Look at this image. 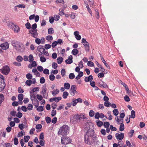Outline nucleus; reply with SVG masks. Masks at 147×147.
I'll return each mask as SVG.
<instances>
[{
  "label": "nucleus",
  "instance_id": "nucleus-1",
  "mask_svg": "<svg viewBox=\"0 0 147 147\" xmlns=\"http://www.w3.org/2000/svg\"><path fill=\"white\" fill-rule=\"evenodd\" d=\"M90 124H92L86 122L85 125V128H87V131L84 136V141L88 144H92L96 139V135L94 134V131L90 127Z\"/></svg>",
  "mask_w": 147,
  "mask_h": 147
},
{
  "label": "nucleus",
  "instance_id": "nucleus-2",
  "mask_svg": "<svg viewBox=\"0 0 147 147\" xmlns=\"http://www.w3.org/2000/svg\"><path fill=\"white\" fill-rule=\"evenodd\" d=\"M69 130V127L67 125H63L60 128L58 134L63 136H65L67 134Z\"/></svg>",
  "mask_w": 147,
  "mask_h": 147
},
{
  "label": "nucleus",
  "instance_id": "nucleus-3",
  "mask_svg": "<svg viewBox=\"0 0 147 147\" xmlns=\"http://www.w3.org/2000/svg\"><path fill=\"white\" fill-rule=\"evenodd\" d=\"M30 94V98L32 101L33 104L36 107H37L39 105V102L36 99V96L35 93H32Z\"/></svg>",
  "mask_w": 147,
  "mask_h": 147
},
{
  "label": "nucleus",
  "instance_id": "nucleus-4",
  "mask_svg": "<svg viewBox=\"0 0 147 147\" xmlns=\"http://www.w3.org/2000/svg\"><path fill=\"white\" fill-rule=\"evenodd\" d=\"M1 73L5 75L8 74L10 71L9 67L7 65L4 66L0 70Z\"/></svg>",
  "mask_w": 147,
  "mask_h": 147
},
{
  "label": "nucleus",
  "instance_id": "nucleus-5",
  "mask_svg": "<svg viewBox=\"0 0 147 147\" xmlns=\"http://www.w3.org/2000/svg\"><path fill=\"white\" fill-rule=\"evenodd\" d=\"M12 45L17 51L19 52L22 51V49L21 44L20 43L17 42L15 43H13Z\"/></svg>",
  "mask_w": 147,
  "mask_h": 147
},
{
  "label": "nucleus",
  "instance_id": "nucleus-6",
  "mask_svg": "<svg viewBox=\"0 0 147 147\" xmlns=\"http://www.w3.org/2000/svg\"><path fill=\"white\" fill-rule=\"evenodd\" d=\"M28 34L34 38H36L38 37V34L37 30H30L29 31Z\"/></svg>",
  "mask_w": 147,
  "mask_h": 147
},
{
  "label": "nucleus",
  "instance_id": "nucleus-7",
  "mask_svg": "<svg viewBox=\"0 0 147 147\" xmlns=\"http://www.w3.org/2000/svg\"><path fill=\"white\" fill-rule=\"evenodd\" d=\"M71 140L69 137H63L61 138V143L64 144H67L70 142Z\"/></svg>",
  "mask_w": 147,
  "mask_h": 147
},
{
  "label": "nucleus",
  "instance_id": "nucleus-8",
  "mask_svg": "<svg viewBox=\"0 0 147 147\" xmlns=\"http://www.w3.org/2000/svg\"><path fill=\"white\" fill-rule=\"evenodd\" d=\"M70 119L71 121L74 123H76L77 120H80V117L79 115H74L72 117H71Z\"/></svg>",
  "mask_w": 147,
  "mask_h": 147
},
{
  "label": "nucleus",
  "instance_id": "nucleus-9",
  "mask_svg": "<svg viewBox=\"0 0 147 147\" xmlns=\"http://www.w3.org/2000/svg\"><path fill=\"white\" fill-rule=\"evenodd\" d=\"M9 46V44L7 42H4L0 45V47L3 50H6L8 49Z\"/></svg>",
  "mask_w": 147,
  "mask_h": 147
},
{
  "label": "nucleus",
  "instance_id": "nucleus-10",
  "mask_svg": "<svg viewBox=\"0 0 147 147\" xmlns=\"http://www.w3.org/2000/svg\"><path fill=\"white\" fill-rule=\"evenodd\" d=\"M117 140H121L124 138V134L121 133L120 134L117 133L115 134Z\"/></svg>",
  "mask_w": 147,
  "mask_h": 147
},
{
  "label": "nucleus",
  "instance_id": "nucleus-11",
  "mask_svg": "<svg viewBox=\"0 0 147 147\" xmlns=\"http://www.w3.org/2000/svg\"><path fill=\"white\" fill-rule=\"evenodd\" d=\"M5 86V84L3 80H2L0 81V91H2Z\"/></svg>",
  "mask_w": 147,
  "mask_h": 147
},
{
  "label": "nucleus",
  "instance_id": "nucleus-12",
  "mask_svg": "<svg viewBox=\"0 0 147 147\" xmlns=\"http://www.w3.org/2000/svg\"><path fill=\"white\" fill-rule=\"evenodd\" d=\"M62 98L61 97H55V98H51L49 101L50 102H52L54 101L56 102H58L59 100H61Z\"/></svg>",
  "mask_w": 147,
  "mask_h": 147
},
{
  "label": "nucleus",
  "instance_id": "nucleus-13",
  "mask_svg": "<svg viewBox=\"0 0 147 147\" xmlns=\"http://www.w3.org/2000/svg\"><path fill=\"white\" fill-rule=\"evenodd\" d=\"M79 32L78 31H75L74 32V35L75 38L77 40H80L81 38V36L79 34Z\"/></svg>",
  "mask_w": 147,
  "mask_h": 147
},
{
  "label": "nucleus",
  "instance_id": "nucleus-14",
  "mask_svg": "<svg viewBox=\"0 0 147 147\" xmlns=\"http://www.w3.org/2000/svg\"><path fill=\"white\" fill-rule=\"evenodd\" d=\"M12 30L14 32L18 33L20 32V28L18 26L15 25L13 27V28H12Z\"/></svg>",
  "mask_w": 147,
  "mask_h": 147
},
{
  "label": "nucleus",
  "instance_id": "nucleus-15",
  "mask_svg": "<svg viewBox=\"0 0 147 147\" xmlns=\"http://www.w3.org/2000/svg\"><path fill=\"white\" fill-rule=\"evenodd\" d=\"M98 84L100 87L102 86L104 88H108V86L107 84L103 81H101V82H99L98 83Z\"/></svg>",
  "mask_w": 147,
  "mask_h": 147
},
{
  "label": "nucleus",
  "instance_id": "nucleus-16",
  "mask_svg": "<svg viewBox=\"0 0 147 147\" xmlns=\"http://www.w3.org/2000/svg\"><path fill=\"white\" fill-rule=\"evenodd\" d=\"M115 119L118 124H120L123 123V119H119L117 116L115 117Z\"/></svg>",
  "mask_w": 147,
  "mask_h": 147
},
{
  "label": "nucleus",
  "instance_id": "nucleus-17",
  "mask_svg": "<svg viewBox=\"0 0 147 147\" xmlns=\"http://www.w3.org/2000/svg\"><path fill=\"white\" fill-rule=\"evenodd\" d=\"M39 90V87H36L32 89L31 90H30V93H33L35 92L38 91Z\"/></svg>",
  "mask_w": 147,
  "mask_h": 147
},
{
  "label": "nucleus",
  "instance_id": "nucleus-18",
  "mask_svg": "<svg viewBox=\"0 0 147 147\" xmlns=\"http://www.w3.org/2000/svg\"><path fill=\"white\" fill-rule=\"evenodd\" d=\"M7 25L9 28L12 29L13 28V27L14 26L15 24L11 22H8Z\"/></svg>",
  "mask_w": 147,
  "mask_h": 147
},
{
  "label": "nucleus",
  "instance_id": "nucleus-19",
  "mask_svg": "<svg viewBox=\"0 0 147 147\" xmlns=\"http://www.w3.org/2000/svg\"><path fill=\"white\" fill-rule=\"evenodd\" d=\"M38 50L41 53H42L43 51H45V49L43 48L42 46H39L37 48Z\"/></svg>",
  "mask_w": 147,
  "mask_h": 147
},
{
  "label": "nucleus",
  "instance_id": "nucleus-20",
  "mask_svg": "<svg viewBox=\"0 0 147 147\" xmlns=\"http://www.w3.org/2000/svg\"><path fill=\"white\" fill-rule=\"evenodd\" d=\"M96 122L97 126L98 127H101L103 124V122L99 120L96 121Z\"/></svg>",
  "mask_w": 147,
  "mask_h": 147
},
{
  "label": "nucleus",
  "instance_id": "nucleus-21",
  "mask_svg": "<svg viewBox=\"0 0 147 147\" xmlns=\"http://www.w3.org/2000/svg\"><path fill=\"white\" fill-rule=\"evenodd\" d=\"M70 84L69 83H65L64 84V87L66 89H69L70 88Z\"/></svg>",
  "mask_w": 147,
  "mask_h": 147
},
{
  "label": "nucleus",
  "instance_id": "nucleus-22",
  "mask_svg": "<svg viewBox=\"0 0 147 147\" xmlns=\"http://www.w3.org/2000/svg\"><path fill=\"white\" fill-rule=\"evenodd\" d=\"M48 33L49 34H52L54 33V31L53 28H49L48 29Z\"/></svg>",
  "mask_w": 147,
  "mask_h": 147
},
{
  "label": "nucleus",
  "instance_id": "nucleus-23",
  "mask_svg": "<svg viewBox=\"0 0 147 147\" xmlns=\"http://www.w3.org/2000/svg\"><path fill=\"white\" fill-rule=\"evenodd\" d=\"M59 91L58 89L54 90L53 91L51 92L53 96L56 95L57 94L59 93Z\"/></svg>",
  "mask_w": 147,
  "mask_h": 147
},
{
  "label": "nucleus",
  "instance_id": "nucleus-24",
  "mask_svg": "<svg viewBox=\"0 0 147 147\" xmlns=\"http://www.w3.org/2000/svg\"><path fill=\"white\" fill-rule=\"evenodd\" d=\"M68 95L69 93L67 92L66 91L64 92L63 94V97L64 99L66 98H67V96Z\"/></svg>",
  "mask_w": 147,
  "mask_h": 147
},
{
  "label": "nucleus",
  "instance_id": "nucleus-25",
  "mask_svg": "<svg viewBox=\"0 0 147 147\" xmlns=\"http://www.w3.org/2000/svg\"><path fill=\"white\" fill-rule=\"evenodd\" d=\"M121 82V84L122 85H123L124 86V87H125V89L127 91V93H128L129 92V88H128L127 85L126 84H125V83L123 82Z\"/></svg>",
  "mask_w": 147,
  "mask_h": 147
},
{
  "label": "nucleus",
  "instance_id": "nucleus-26",
  "mask_svg": "<svg viewBox=\"0 0 147 147\" xmlns=\"http://www.w3.org/2000/svg\"><path fill=\"white\" fill-rule=\"evenodd\" d=\"M18 98L19 101H22L23 98V95L22 94H19L18 95Z\"/></svg>",
  "mask_w": 147,
  "mask_h": 147
},
{
  "label": "nucleus",
  "instance_id": "nucleus-27",
  "mask_svg": "<svg viewBox=\"0 0 147 147\" xmlns=\"http://www.w3.org/2000/svg\"><path fill=\"white\" fill-rule=\"evenodd\" d=\"M29 59L28 60L29 62L30 63L32 62L34 60V57L32 55H30L28 56Z\"/></svg>",
  "mask_w": 147,
  "mask_h": 147
},
{
  "label": "nucleus",
  "instance_id": "nucleus-28",
  "mask_svg": "<svg viewBox=\"0 0 147 147\" xmlns=\"http://www.w3.org/2000/svg\"><path fill=\"white\" fill-rule=\"evenodd\" d=\"M82 43L84 46L86 45H88L89 44L86 41V39L84 38H83L82 39Z\"/></svg>",
  "mask_w": 147,
  "mask_h": 147
},
{
  "label": "nucleus",
  "instance_id": "nucleus-29",
  "mask_svg": "<svg viewBox=\"0 0 147 147\" xmlns=\"http://www.w3.org/2000/svg\"><path fill=\"white\" fill-rule=\"evenodd\" d=\"M72 53L74 55H77L78 53V51L77 49H74L72 51Z\"/></svg>",
  "mask_w": 147,
  "mask_h": 147
},
{
  "label": "nucleus",
  "instance_id": "nucleus-30",
  "mask_svg": "<svg viewBox=\"0 0 147 147\" xmlns=\"http://www.w3.org/2000/svg\"><path fill=\"white\" fill-rule=\"evenodd\" d=\"M26 77L28 80H30L32 78V76L31 74L28 73L26 75Z\"/></svg>",
  "mask_w": 147,
  "mask_h": 147
},
{
  "label": "nucleus",
  "instance_id": "nucleus-31",
  "mask_svg": "<svg viewBox=\"0 0 147 147\" xmlns=\"http://www.w3.org/2000/svg\"><path fill=\"white\" fill-rule=\"evenodd\" d=\"M63 60V58L61 57H59L57 59V63L58 64H61Z\"/></svg>",
  "mask_w": 147,
  "mask_h": 147
},
{
  "label": "nucleus",
  "instance_id": "nucleus-32",
  "mask_svg": "<svg viewBox=\"0 0 147 147\" xmlns=\"http://www.w3.org/2000/svg\"><path fill=\"white\" fill-rule=\"evenodd\" d=\"M23 58L22 56H18L16 58L17 61L19 62H21L23 60Z\"/></svg>",
  "mask_w": 147,
  "mask_h": 147
},
{
  "label": "nucleus",
  "instance_id": "nucleus-33",
  "mask_svg": "<svg viewBox=\"0 0 147 147\" xmlns=\"http://www.w3.org/2000/svg\"><path fill=\"white\" fill-rule=\"evenodd\" d=\"M26 84L28 86H30L32 84V81L30 80H28L26 82Z\"/></svg>",
  "mask_w": 147,
  "mask_h": 147
},
{
  "label": "nucleus",
  "instance_id": "nucleus-34",
  "mask_svg": "<svg viewBox=\"0 0 147 147\" xmlns=\"http://www.w3.org/2000/svg\"><path fill=\"white\" fill-rule=\"evenodd\" d=\"M30 138V137L29 136H24V142H27L28 141Z\"/></svg>",
  "mask_w": 147,
  "mask_h": 147
},
{
  "label": "nucleus",
  "instance_id": "nucleus-35",
  "mask_svg": "<svg viewBox=\"0 0 147 147\" xmlns=\"http://www.w3.org/2000/svg\"><path fill=\"white\" fill-rule=\"evenodd\" d=\"M15 7H18L19 8H24L25 7V6L23 4H20L16 6Z\"/></svg>",
  "mask_w": 147,
  "mask_h": 147
},
{
  "label": "nucleus",
  "instance_id": "nucleus-36",
  "mask_svg": "<svg viewBox=\"0 0 147 147\" xmlns=\"http://www.w3.org/2000/svg\"><path fill=\"white\" fill-rule=\"evenodd\" d=\"M4 99V96L3 94H0V105L2 102L3 101Z\"/></svg>",
  "mask_w": 147,
  "mask_h": 147
},
{
  "label": "nucleus",
  "instance_id": "nucleus-37",
  "mask_svg": "<svg viewBox=\"0 0 147 147\" xmlns=\"http://www.w3.org/2000/svg\"><path fill=\"white\" fill-rule=\"evenodd\" d=\"M25 26L26 28L28 29H30L31 28V25L29 22H27Z\"/></svg>",
  "mask_w": 147,
  "mask_h": 147
},
{
  "label": "nucleus",
  "instance_id": "nucleus-38",
  "mask_svg": "<svg viewBox=\"0 0 147 147\" xmlns=\"http://www.w3.org/2000/svg\"><path fill=\"white\" fill-rule=\"evenodd\" d=\"M113 112L114 115L115 116L119 114V111L117 109H114L113 110Z\"/></svg>",
  "mask_w": 147,
  "mask_h": 147
},
{
  "label": "nucleus",
  "instance_id": "nucleus-39",
  "mask_svg": "<svg viewBox=\"0 0 147 147\" xmlns=\"http://www.w3.org/2000/svg\"><path fill=\"white\" fill-rule=\"evenodd\" d=\"M94 112L93 110H90L89 112V115L90 117H92L94 116Z\"/></svg>",
  "mask_w": 147,
  "mask_h": 147
},
{
  "label": "nucleus",
  "instance_id": "nucleus-40",
  "mask_svg": "<svg viewBox=\"0 0 147 147\" xmlns=\"http://www.w3.org/2000/svg\"><path fill=\"white\" fill-rule=\"evenodd\" d=\"M121 125L119 127V130L121 131H122L124 130V125L123 123L120 124Z\"/></svg>",
  "mask_w": 147,
  "mask_h": 147
},
{
  "label": "nucleus",
  "instance_id": "nucleus-41",
  "mask_svg": "<svg viewBox=\"0 0 147 147\" xmlns=\"http://www.w3.org/2000/svg\"><path fill=\"white\" fill-rule=\"evenodd\" d=\"M37 110L38 111H42L43 110V107L42 106H40L39 107H37Z\"/></svg>",
  "mask_w": 147,
  "mask_h": 147
},
{
  "label": "nucleus",
  "instance_id": "nucleus-42",
  "mask_svg": "<svg viewBox=\"0 0 147 147\" xmlns=\"http://www.w3.org/2000/svg\"><path fill=\"white\" fill-rule=\"evenodd\" d=\"M135 112L134 110H132L131 111V117L132 118H134L135 117Z\"/></svg>",
  "mask_w": 147,
  "mask_h": 147
},
{
  "label": "nucleus",
  "instance_id": "nucleus-43",
  "mask_svg": "<svg viewBox=\"0 0 147 147\" xmlns=\"http://www.w3.org/2000/svg\"><path fill=\"white\" fill-rule=\"evenodd\" d=\"M45 120L47 123H50L51 121V118L49 117H46L45 118Z\"/></svg>",
  "mask_w": 147,
  "mask_h": 147
},
{
  "label": "nucleus",
  "instance_id": "nucleus-44",
  "mask_svg": "<svg viewBox=\"0 0 147 147\" xmlns=\"http://www.w3.org/2000/svg\"><path fill=\"white\" fill-rule=\"evenodd\" d=\"M75 77V76L74 73H71L69 75V78L71 79H73Z\"/></svg>",
  "mask_w": 147,
  "mask_h": 147
},
{
  "label": "nucleus",
  "instance_id": "nucleus-45",
  "mask_svg": "<svg viewBox=\"0 0 147 147\" xmlns=\"http://www.w3.org/2000/svg\"><path fill=\"white\" fill-rule=\"evenodd\" d=\"M61 75L62 77H63L65 76V69H63L61 71Z\"/></svg>",
  "mask_w": 147,
  "mask_h": 147
},
{
  "label": "nucleus",
  "instance_id": "nucleus-46",
  "mask_svg": "<svg viewBox=\"0 0 147 147\" xmlns=\"http://www.w3.org/2000/svg\"><path fill=\"white\" fill-rule=\"evenodd\" d=\"M94 117L96 119H98L100 117V114L99 113L97 112L96 113L94 116Z\"/></svg>",
  "mask_w": 147,
  "mask_h": 147
},
{
  "label": "nucleus",
  "instance_id": "nucleus-47",
  "mask_svg": "<svg viewBox=\"0 0 147 147\" xmlns=\"http://www.w3.org/2000/svg\"><path fill=\"white\" fill-rule=\"evenodd\" d=\"M37 27V25L36 23H34L32 25L31 28H32L31 30H36V29Z\"/></svg>",
  "mask_w": 147,
  "mask_h": 147
},
{
  "label": "nucleus",
  "instance_id": "nucleus-48",
  "mask_svg": "<svg viewBox=\"0 0 147 147\" xmlns=\"http://www.w3.org/2000/svg\"><path fill=\"white\" fill-rule=\"evenodd\" d=\"M40 61L42 62H44L46 61V59L44 56H41L40 57Z\"/></svg>",
  "mask_w": 147,
  "mask_h": 147
},
{
  "label": "nucleus",
  "instance_id": "nucleus-49",
  "mask_svg": "<svg viewBox=\"0 0 147 147\" xmlns=\"http://www.w3.org/2000/svg\"><path fill=\"white\" fill-rule=\"evenodd\" d=\"M87 64L88 66L90 67H93L94 66V64L91 61H88Z\"/></svg>",
  "mask_w": 147,
  "mask_h": 147
},
{
  "label": "nucleus",
  "instance_id": "nucleus-50",
  "mask_svg": "<svg viewBox=\"0 0 147 147\" xmlns=\"http://www.w3.org/2000/svg\"><path fill=\"white\" fill-rule=\"evenodd\" d=\"M49 79L51 81H53L55 79V76L53 74H51L49 76Z\"/></svg>",
  "mask_w": 147,
  "mask_h": 147
},
{
  "label": "nucleus",
  "instance_id": "nucleus-51",
  "mask_svg": "<svg viewBox=\"0 0 147 147\" xmlns=\"http://www.w3.org/2000/svg\"><path fill=\"white\" fill-rule=\"evenodd\" d=\"M109 125L110 124L108 122H105L104 123V126L105 128L108 127Z\"/></svg>",
  "mask_w": 147,
  "mask_h": 147
},
{
  "label": "nucleus",
  "instance_id": "nucleus-52",
  "mask_svg": "<svg viewBox=\"0 0 147 147\" xmlns=\"http://www.w3.org/2000/svg\"><path fill=\"white\" fill-rule=\"evenodd\" d=\"M65 62L67 63L71 64L72 63L73 61L71 59H67L65 60Z\"/></svg>",
  "mask_w": 147,
  "mask_h": 147
},
{
  "label": "nucleus",
  "instance_id": "nucleus-53",
  "mask_svg": "<svg viewBox=\"0 0 147 147\" xmlns=\"http://www.w3.org/2000/svg\"><path fill=\"white\" fill-rule=\"evenodd\" d=\"M35 42L36 44L39 45L41 43V41L40 39L37 38L35 39Z\"/></svg>",
  "mask_w": 147,
  "mask_h": 147
},
{
  "label": "nucleus",
  "instance_id": "nucleus-54",
  "mask_svg": "<svg viewBox=\"0 0 147 147\" xmlns=\"http://www.w3.org/2000/svg\"><path fill=\"white\" fill-rule=\"evenodd\" d=\"M33 108V106L31 104H29L28 105L27 109H28L29 110H31Z\"/></svg>",
  "mask_w": 147,
  "mask_h": 147
},
{
  "label": "nucleus",
  "instance_id": "nucleus-55",
  "mask_svg": "<svg viewBox=\"0 0 147 147\" xmlns=\"http://www.w3.org/2000/svg\"><path fill=\"white\" fill-rule=\"evenodd\" d=\"M16 116L19 118H21L22 116V113L19 112L16 113Z\"/></svg>",
  "mask_w": 147,
  "mask_h": 147
},
{
  "label": "nucleus",
  "instance_id": "nucleus-56",
  "mask_svg": "<svg viewBox=\"0 0 147 147\" xmlns=\"http://www.w3.org/2000/svg\"><path fill=\"white\" fill-rule=\"evenodd\" d=\"M124 99L126 102H129L130 100L129 97L127 95H125V96L124 97Z\"/></svg>",
  "mask_w": 147,
  "mask_h": 147
},
{
  "label": "nucleus",
  "instance_id": "nucleus-57",
  "mask_svg": "<svg viewBox=\"0 0 147 147\" xmlns=\"http://www.w3.org/2000/svg\"><path fill=\"white\" fill-rule=\"evenodd\" d=\"M47 89L46 87H43L42 89V93L44 94H46Z\"/></svg>",
  "mask_w": 147,
  "mask_h": 147
},
{
  "label": "nucleus",
  "instance_id": "nucleus-58",
  "mask_svg": "<svg viewBox=\"0 0 147 147\" xmlns=\"http://www.w3.org/2000/svg\"><path fill=\"white\" fill-rule=\"evenodd\" d=\"M110 128L112 131H116L117 130L116 128L115 127H114L112 125H110Z\"/></svg>",
  "mask_w": 147,
  "mask_h": 147
},
{
  "label": "nucleus",
  "instance_id": "nucleus-59",
  "mask_svg": "<svg viewBox=\"0 0 147 147\" xmlns=\"http://www.w3.org/2000/svg\"><path fill=\"white\" fill-rule=\"evenodd\" d=\"M10 114L12 116L15 117L16 116V112L14 111H13L10 112Z\"/></svg>",
  "mask_w": 147,
  "mask_h": 147
},
{
  "label": "nucleus",
  "instance_id": "nucleus-60",
  "mask_svg": "<svg viewBox=\"0 0 147 147\" xmlns=\"http://www.w3.org/2000/svg\"><path fill=\"white\" fill-rule=\"evenodd\" d=\"M40 83L42 84L44 83L45 82V78L44 77H42L40 79Z\"/></svg>",
  "mask_w": 147,
  "mask_h": 147
},
{
  "label": "nucleus",
  "instance_id": "nucleus-61",
  "mask_svg": "<svg viewBox=\"0 0 147 147\" xmlns=\"http://www.w3.org/2000/svg\"><path fill=\"white\" fill-rule=\"evenodd\" d=\"M70 93L72 95L74 96L76 92V90H70Z\"/></svg>",
  "mask_w": 147,
  "mask_h": 147
},
{
  "label": "nucleus",
  "instance_id": "nucleus-62",
  "mask_svg": "<svg viewBox=\"0 0 147 147\" xmlns=\"http://www.w3.org/2000/svg\"><path fill=\"white\" fill-rule=\"evenodd\" d=\"M49 21L51 24H53L54 21V18L53 17H49Z\"/></svg>",
  "mask_w": 147,
  "mask_h": 147
},
{
  "label": "nucleus",
  "instance_id": "nucleus-63",
  "mask_svg": "<svg viewBox=\"0 0 147 147\" xmlns=\"http://www.w3.org/2000/svg\"><path fill=\"white\" fill-rule=\"evenodd\" d=\"M19 127L21 130H22L24 127V125L22 123H21L19 124Z\"/></svg>",
  "mask_w": 147,
  "mask_h": 147
},
{
  "label": "nucleus",
  "instance_id": "nucleus-64",
  "mask_svg": "<svg viewBox=\"0 0 147 147\" xmlns=\"http://www.w3.org/2000/svg\"><path fill=\"white\" fill-rule=\"evenodd\" d=\"M37 69L38 71L40 72H41L43 70V68L42 67L40 66H38Z\"/></svg>",
  "mask_w": 147,
  "mask_h": 147
}]
</instances>
